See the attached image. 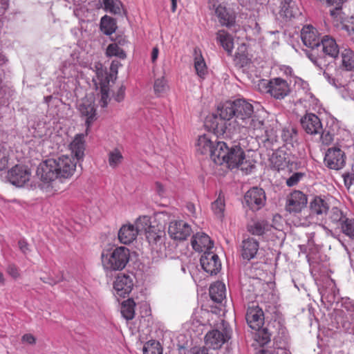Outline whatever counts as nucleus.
<instances>
[{
    "label": "nucleus",
    "instance_id": "obj_62",
    "mask_svg": "<svg viewBox=\"0 0 354 354\" xmlns=\"http://www.w3.org/2000/svg\"><path fill=\"white\" fill-rule=\"evenodd\" d=\"M336 5V7L334 9H332L330 10V14L333 17H337L340 12H341V8L339 6V3H335Z\"/></svg>",
    "mask_w": 354,
    "mask_h": 354
},
{
    "label": "nucleus",
    "instance_id": "obj_14",
    "mask_svg": "<svg viewBox=\"0 0 354 354\" xmlns=\"http://www.w3.org/2000/svg\"><path fill=\"white\" fill-rule=\"evenodd\" d=\"M267 92L276 99H283L290 93L287 82L281 78L271 80L266 87Z\"/></svg>",
    "mask_w": 354,
    "mask_h": 354
},
{
    "label": "nucleus",
    "instance_id": "obj_54",
    "mask_svg": "<svg viewBox=\"0 0 354 354\" xmlns=\"http://www.w3.org/2000/svg\"><path fill=\"white\" fill-rule=\"evenodd\" d=\"M125 89L126 88L124 85H121L119 87L117 92L113 95L115 101L120 102L124 100L125 95Z\"/></svg>",
    "mask_w": 354,
    "mask_h": 354
},
{
    "label": "nucleus",
    "instance_id": "obj_50",
    "mask_svg": "<svg viewBox=\"0 0 354 354\" xmlns=\"http://www.w3.org/2000/svg\"><path fill=\"white\" fill-rule=\"evenodd\" d=\"M320 135V140L322 142V144L325 145H330L333 140V134L331 133L328 131L323 130L322 132H321Z\"/></svg>",
    "mask_w": 354,
    "mask_h": 354
},
{
    "label": "nucleus",
    "instance_id": "obj_25",
    "mask_svg": "<svg viewBox=\"0 0 354 354\" xmlns=\"http://www.w3.org/2000/svg\"><path fill=\"white\" fill-rule=\"evenodd\" d=\"M138 235L133 225H123L118 232V239L120 243L127 245L136 240Z\"/></svg>",
    "mask_w": 354,
    "mask_h": 354
},
{
    "label": "nucleus",
    "instance_id": "obj_19",
    "mask_svg": "<svg viewBox=\"0 0 354 354\" xmlns=\"http://www.w3.org/2000/svg\"><path fill=\"white\" fill-rule=\"evenodd\" d=\"M301 39L304 44L312 49L320 47L321 40L318 37L317 30L311 25L303 27L301 31Z\"/></svg>",
    "mask_w": 354,
    "mask_h": 354
},
{
    "label": "nucleus",
    "instance_id": "obj_37",
    "mask_svg": "<svg viewBox=\"0 0 354 354\" xmlns=\"http://www.w3.org/2000/svg\"><path fill=\"white\" fill-rule=\"evenodd\" d=\"M117 28L115 21L108 16H104L100 21V29L106 35H111Z\"/></svg>",
    "mask_w": 354,
    "mask_h": 354
},
{
    "label": "nucleus",
    "instance_id": "obj_48",
    "mask_svg": "<svg viewBox=\"0 0 354 354\" xmlns=\"http://www.w3.org/2000/svg\"><path fill=\"white\" fill-rule=\"evenodd\" d=\"M109 87L108 85L103 84L101 86L100 88V99L99 101L100 105L104 108L108 105V103L110 100L109 96Z\"/></svg>",
    "mask_w": 354,
    "mask_h": 354
},
{
    "label": "nucleus",
    "instance_id": "obj_15",
    "mask_svg": "<svg viewBox=\"0 0 354 354\" xmlns=\"http://www.w3.org/2000/svg\"><path fill=\"white\" fill-rule=\"evenodd\" d=\"M219 141L212 140L207 135L198 137L196 144V151L201 155L209 156L214 162V156L216 155V148Z\"/></svg>",
    "mask_w": 354,
    "mask_h": 354
},
{
    "label": "nucleus",
    "instance_id": "obj_18",
    "mask_svg": "<svg viewBox=\"0 0 354 354\" xmlns=\"http://www.w3.org/2000/svg\"><path fill=\"white\" fill-rule=\"evenodd\" d=\"M300 122L303 129L310 135H317L322 132V124L320 119L314 113H306Z\"/></svg>",
    "mask_w": 354,
    "mask_h": 354
},
{
    "label": "nucleus",
    "instance_id": "obj_26",
    "mask_svg": "<svg viewBox=\"0 0 354 354\" xmlns=\"http://www.w3.org/2000/svg\"><path fill=\"white\" fill-rule=\"evenodd\" d=\"M216 15L221 26L230 28L235 24V16L227 10L226 8L218 5L216 8Z\"/></svg>",
    "mask_w": 354,
    "mask_h": 354
},
{
    "label": "nucleus",
    "instance_id": "obj_11",
    "mask_svg": "<svg viewBox=\"0 0 354 354\" xmlns=\"http://www.w3.org/2000/svg\"><path fill=\"white\" fill-rule=\"evenodd\" d=\"M30 171L24 165H17L8 171L7 178L8 181L17 187H22L29 181Z\"/></svg>",
    "mask_w": 354,
    "mask_h": 354
},
{
    "label": "nucleus",
    "instance_id": "obj_31",
    "mask_svg": "<svg viewBox=\"0 0 354 354\" xmlns=\"http://www.w3.org/2000/svg\"><path fill=\"white\" fill-rule=\"evenodd\" d=\"M216 40L221 44L228 55H231L234 48V39L230 34L224 30H218L216 33Z\"/></svg>",
    "mask_w": 354,
    "mask_h": 354
},
{
    "label": "nucleus",
    "instance_id": "obj_44",
    "mask_svg": "<svg viewBox=\"0 0 354 354\" xmlns=\"http://www.w3.org/2000/svg\"><path fill=\"white\" fill-rule=\"evenodd\" d=\"M122 153L117 149L110 151L109 153V163L113 168L117 167L122 162Z\"/></svg>",
    "mask_w": 354,
    "mask_h": 354
},
{
    "label": "nucleus",
    "instance_id": "obj_9",
    "mask_svg": "<svg viewBox=\"0 0 354 354\" xmlns=\"http://www.w3.org/2000/svg\"><path fill=\"white\" fill-rule=\"evenodd\" d=\"M324 162L328 169L340 170L346 164L345 153L338 147L329 148L326 152Z\"/></svg>",
    "mask_w": 354,
    "mask_h": 354
},
{
    "label": "nucleus",
    "instance_id": "obj_42",
    "mask_svg": "<svg viewBox=\"0 0 354 354\" xmlns=\"http://www.w3.org/2000/svg\"><path fill=\"white\" fill-rule=\"evenodd\" d=\"M339 230L350 239H354V218L348 217Z\"/></svg>",
    "mask_w": 354,
    "mask_h": 354
},
{
    "label": "nucleus",
    "instance_id": "obj_49",
    "mask_svg": "<svg viewBox=\"0 0 354 354\" xmlns=\"http://www.w3.org/2000/svg\"><path fill=\"white\" fill-rule=\"evenodd\" d=\"M259 341L261 344H266L270 341V333L267 328L257 330Z\"/></svg>",
    "mask_w": 354,
    "mask_h": 354
},
{
    "label": "nucleus",
    "instance_id": "obj_29",
    "mask_svg": "<svg viewBox=\"0 0 354 354\" xmlns=\"http://www.w3.org/2000/svg\"><path fill=\"white\" fill-rule=\"evenodd\" d=\"M209 296L214 302L221 303L226 296L225 284L221 281H216L212 284L209 288Z\"/></svg>",
    "mask_w": 354,
    "mask_h": 354
},
{
    "label": "nucleus",
    "instance_id": "obj_58",
    "mask_svg": "<svg viewBox=\"0 0 354 354\" xmlns=\"http://www.w3.org/2000/svg\"><path fill=\"white\" fill-rule=\"evenodd\" d=\"M18 245H19L20 250L24 254H26L28 252L30 251L29 245H28V243L24 239L19 240L18 241Z\"/></svg>",
    "mask_w": 354,
    "mask_h": 354
},
{
    "label": "nucleus",
    "instance_id": "obj_60",
    "mask_svg": "<svg viewBox=\"0 0 354 354\" xmlns=\"http://www.w3.org/2000/svg\"><path fill=\"white\" fill-rule=\"evenodd\" d=\"M22 342H26L29 344H35L36 342L35 337L31 334H25L22 336Z\"/></svg>",
    "mask_w": 354,
    "mask_h": 354
},
{
    "label": "nucleus",
    "instance_id": "obj_55",
    "mask_svg": "<svg viewBox=\"0 0 354 354\" xmlns=\"http://www.w3.org/2000/svg\"><path fill=\"white\" fill-rule=\"evenodd\" d=\"M235 61L243 67L249 62V59L243 54L236 53Z\"/></svg>",
    "mask_w": 354,
    "mask_h": 354
},
{
    "label": "nucleus",
    "instance_id": "obj_61",
    "mask_svg": "<svg viewBox=\"0 0 354 354\" xmlns=\"http://www.w3.org/2000/svg\"><path fill=\"white\" fill-rule=\"evenodd\" d=\"M191 354H209L206 347H194L191 349Z\"/></svg>",
    "mask_w": 354,
    "mask_h": 354
},
{
    "label": "nucleus",
    "instance_id": "obj_2",
    "mask_svg": "<svg viewBox=\"0 0 354 354\" xmlns=\"http://www.w3.org/2000/svg\"><path fill=\"white\" fill-rule=\"evenodd\" d=\"M77 161L68 156L49 158L41 162L37 169V175L42 181L50 182L57 178L71 177L76 169Z\"/></svg>",
    "mask_w": 354,
    "mask_h": 354
},
{
    "label": "nucleus",
    "instance_id": "obj_56",
    "mask_svg": "<svg viewBox=\"0 0 354 354\" xmlns=\"http://www.w3.org/2000/svg\"><path fill=\"white\" fill-rule=\"evenodd\" d=\"M7 272L14 279H17L19 276V273L17 267L14 265H9L7 268Z\"/></svg>",
    "mask_w": 354,
    "mask_h": 354
},
{
    "label": "nucleus",
    "instance_id": "obj_28",
    "mask_svg": "<svg viewBox=\"0 0 354 354\" xmlns=\"http://www.w3.org/2000/svg\"><path fill=\"white\" fill-rule=\"evenodd\" d=\"M84 135L77 134L70 144L71 153L75 157L76 160H80L84 155Z\"/></svg>",
    "mask_w": 354,
    "mask_h": 354
},
{
    "label": "nucleus",
    "instance_id": "obj_34",
    "mask_svg": "<svg viewBox=\"0 0 354 354\" xmlns=\"http://www.w3.org/2000/svg\"><path fill=\"white\" fill-rule=\"evenodd\" d=\"M194 68L197 75L204 77L207 73V66L201 50L197 48H194Z\"/></svg>",
    "mask_w": 354,
    "mask_h": 354
},
{
    "label": "nucleus",
    "instance_id": "obj_39",
    "mask_svg": "<svg viewBox=\"0 0 354 354\" xmlns=\"http://www.w3.org/2000/svg\"><path fill=\"white\" fill-rule=\"evenodd\" d=\"M133 225L138 234L142 232L147 233V231H148L149 228L152 227L151 226L150 218L147 216H140L138 218Z\"/></svg>",
    "mask_w": 354,
    "mask_h": 354
},
{
    "label": "nucleus",
    "instance_id": "obj_23",
    "mask_svg": "<svg viewBox=\"0 0 354 354\" xmlns=\"http://www.w3.org/2000/svg\"><path fill=\"white\" fill-rule=\"evenodd\" d=\"M191 243L193 249L198 252H203L204 250L209 251L213 247V242L209 236L204 232H198L194 234Z\"/></svg>",
    "mask_w": 354,
    "mask_h": 354
},
{
    "label": "nucleus",
    "instance_id": "obj_10",
    "mask_svg": "<svg viewBox=\"0 0 354 354\" xmlns=\"http://www.w3.org/2000/svg\"><path fill=\"white\" fill-rule=\"evenodd\" d=\"M192 232L190 225L183 221H173L169 223L168 233L176 241H185Z\"/></svg>",
    "mask_w": 354,
    "mask_h": 354
},
{
    "label": "nucleus",
    "instance_id": "obj_1",
    "mask_svg": "<svg viewBox=\"0 0 354 354\" xmlns=\"http://www.w3.org/2000/svg\"><path fill=\"white\" fill-rule=\"evenodd\" d=\"M320 47L324 55L313 60V62L324 71V75L330 84L335 88L344 86V82L337 77L340 71L336 68L335 62L339 53L336 41L329 36H324L321 39Z\"/></svg>",
    "mask_w": 354,
    "mask_h": 354
},
{
    "label": "nucleus",
    "instance_id": "obj_52",
    "mask_svg": "<svg viewBox=\"0 0 354 354\" xmlns=\"http://www.w3.org/2000/svg\"><path fill=\"white\" fill-rule=\"evenodd\" d=\"M303 176L304 174L302 173H294L290 178L286 180L287 185L289 187L295 185L303 177Z\"/></svg>",
    "mask_w": 354,
    "mask_h": 354
},
{
    "label": "nucleus",
    "instance_id": "obj_40",
    "mask_svg": "<svg viewBox=\"0 0 354 354\" xmlns=\"http://www.w3.org/2000/svg\"><path fill=\"white\" fill-rule=\"evenodd\" d=\"M143 354H162V348L160 343L155 340H151L144 345Z\"/></svg>",
    "mask_w": 354,
    "mask_h": 354
},
{
    "label": "nucleus",
    "instance_id": "obj_57",
    "mask_svg": "<svg viewBox=\"0 0 354 354\" xmlns=\"http://www.w3.org/2000/svg\"><path fill=\"white\" fill-rule=\"evenodd\" d=\"M344 184L346 187H349L354 183V175L348 173L343 174Z\"/></svg>",
    "mask_w": 354,
    "mask_h": 354
},
{
    "label": "nucleus",
    "instance_id": "obj_36",
    "mask_svg": "<svg viewBox=\"0 0 354 354\" xmlns=\"http://www.w3.org/2000/svg\"><path fill=\"white\" fill-rule=\"evenodd\" d=\"M136 303L131 299L124 301L121 304V314L127 320H131L135 315Z\"/></svg>",
    "mask_w": 354,
    "mask_h": 354
},
{
    "label": "nucleus",
    "instance_id": "obj_27",
    "mask_svg": "<svg viewBox=\"0 0 354 354\" xmlns=\"http://www.w3.org/2000/svg\"><path fill=\"white\" fill-rule=\"evenodd\" d=\"M79 111L82 116L86 118L87 129L96 119L94 105L88 100L83 101L79 106Z\"/></svg>",
    "mask_w": 354,
    "mask_h": 354
},
{
    "label": "nucleus",
    "instance_id": "obj_21",
    "mask_svg": "<svg viewBox=\"0 0 354 354\" xmlns=\"http://www.w3.org/2000/svg\"><path fill=\"white\" fill-rule=\"evenodd\" d=\"M279 15L285 19L296 18L301 15V12L296 3L292 0H281Z\"/></svg>",
    "mask_w": 354,
    "mask_h": 354
},
{
    "label": "nucleus",
    "instance_id": "obj_6",
    "mask_svg": "<svg viewBox=\"0 0 354 354\" xmlns=\"http://www.w3.org/2000/svg\"><path fill=\"white\" fill-rule=\"evenodd\" d=\"M224 105L225 115L228 113L236 128L248 124V120L254 113L253 106L243 99L228 101Z\"/></svg>",
    "mask_w": 354,
    "mask_h": 354
},
{
    "label": "nucleus",
    "instance_id": "obj_4",
    "mask_svg": "<svg viewBox=\"0 0 354 354\" xmlns=\"http://www.w3.org/2000/svg\"><path fill=\"white\" fill-rule=\"evenodd\" d=\"M225 106L224 104L218 109V114L212 115L205 120V124L207 128L212 131L215 135L230 136L237 133V128L228 113L225 115Z\"/></svg>",
    "mask_w": 354,
    "mask_h": 354
},
{
    "label": "nucleus",
    "instance_id": "obj_59",
    "mask_svg": "<svg viewBox=\"0 0 354 354\" xmlns=\"http://www.w3.org/2000/svg\"><path fill=\"white\" fill-rule=\"evenodd\" d=\"M297 134L296 131L294 129H291V132L289 130H283V137L288 141V140H292Z\"/></svg>",
    "mask_w": 354,
    "mask_h": 354
},
{
    "label": "nucleus",
    "instance_id": "obj_46",
    "mask_svg": "<svg viewBox=\"0 0 354 354\" xmlns=\"http://www.w3.org/2000/svg\"><path fill=\"white\" fill-rule=\"evenodd\" d=\"M10 151L4 146L0 145V171L7 168Z\"/></svg>",
    "mask_w": 354,
    "mask_h": 354
},
{
    "label": "nucleus",
    "instance_id": "obj_53",
    "mask_svg": "<svg viewBox=\"0 0 354 354\" xmlns=\"http://www.w3.org/2000/svg\"><path fill=\"white\" fill-rule=\"evenodd\" d=\"M40 279L44 283L53 286L60 281H62L64 278L63 273L61 272L60 277H57L55 279H53L50 277H41Z\"/></svg>",
    "mask_w": 354,
    "mask_h": 354
},
{
    "label": "nucleus",
    "instance_id": "obj_7",
    "mask_svg": "<svg viewBox=\"0 0 354 354\" xmlns=\"http://www.w3.org/2000/svg\"><path fill=\"white\" fill-rule=\"evenodd\" d=\"M232 328L229 324L221 320L216 328L209 331L205 336L207 346L213 349L220 348L232 337Z\"/></svg>",
    "mask_w": 354,
    "mask_h": 354
},
{
    "label": "nucleus",
    "instance_id": "obj_63",
    "mask_svg": "<svg viewBox=\"0 0 354 354\" xmlns=\"http://www.w3.org/2000/svg\"><path fill=\"white\" fill-rule=\"evenodd\" d=\"M155 187H156V192L160 196H163V194L165 193V187L163 186V185H162L159 182H156L155 183Z\"/></svg>",
    "mask_w": 354,
    "mask_h": 354
},
{
    "label": "nucleus",
    "instance_id": "obj_20",
    "mask_svg": "<svg viewBox=\"0 0 354 354\" xmlns=\"http://www.w3.org/2000/svg\"><path fill=\"white\" fill-rule=\"evenodd\" d=\"M348 218V212L346 209L333 207L327 213L326 223L329 226L339 229Z\"/></svg>",
    "mask_w": 354,
    "mask_h": 354
},
{
    "label": "nucleus",
    "instance_id": "obj_22",
    "mask_svg": "<svg viewBox=\"0 0 354 354\" xmlns=\"http://www.w3.org/2000/svg\"><path fill=\"white\" fill-rule=\"evenodd\" d=\"M133 287V279L129 275L126 274L118 276L113 284L116 294L123 297L128 295L131 292Z\"/></svg>",
    "mask_w": 354,
    "mask_h": 354
},
{
    "label": "nucleus",
    "instance_id": "obj_30",
    "mask_svg": "<svg viewBox=\"0 0 354 354\" xmlns=\"http://www.w3.org/2000/svg\"><path fill=\"white\" fill-rule=\"evenodd\" d=\"M270 160L277 170L284 169L290 162L289 156L283 150H277L274 152Z\"/></svg>",
    "mask_w": 354,
    "mask_h": 354
},
{
    "label": "nucleus",
    "instance_id": "obj_45",
    "mask_svg": "<svg viewBox=\"0 0 354 354\" xmlns=\"http://www.w3.org/2000/svg\"><path fill=\"white\" fill-rule=\"evenodd\" d=\"M168 88L167 81L162 77L155 80L153 90L157 96H161Z\"/></svg>",
    "mask_w": 354,
    "mask_h": 354
},
{
    "label": "nucleus",
    "instance_id": "obj_64",
    "mask_svg": "<svg viewBox=\"0 0 354 354\" xmlns=\"http://www.w3.org/2000/svg\"><path fill=\"white\" fill-rule=\"evenodd\" d=\"M120 65V62L116 60H113L111 62L110 69L113 73H118V68L119 66Z\"/></svg>",
    "mask_w": 354,
    "mask_h": 354
},
{
    "label": "nucleus",
    "instance_id": "obj_8",
    "mask_svg": "<svg viewBox=\"0 0 354 354\" xmlns=\"http://www.w3.org/2000/svg\"><path fill=\"white\" fill-rule=\"evenodd\" d=\"M264 122L263 120H259L255 116H251L248 120V124L245 126H241L237 128V133L243 132V133H248L256 137L262 136L263 131L266 133V138L265 141L272 142L274 138L270 134L268 130L264 129Z\"/></svg>",
    "mask_w": 354,
    "mask_h": 354
},
{
    "label": "nucleus",
    "instance_id": "obj_24",
    "mask_svg": "<svg viewBox=\"0 0 354 354\" xmlns=\"http://www.w3.org/2000/svg\"><path fill=\"white\" fill-rule=\"evenodd\" d=\"M259 248V242L253 238H248L242 242L241 256L250 261L254 258Z\"/></svg>",
    "mask_w": 354,
    "mask_h": 354
},
{
    "label": "nucleus",
    "instance_id": "obj_33",
    "mask_svg": "<svg viewBox=\"0 0 354 354\" xmlns=\"http://www.w3.org/2000/svg\"><path fill=\"white\" fill-rule=\"evenodd\" d=\"M310 209L312 214L322 215L329 209L328 203L319 196H316L310 203Z\"/></svg>",
    "mask_w": 354,
    "mask_h": 354
},
{
    "label": "nucleus",
    "instance_id": "obj_51",
    "mask_svg": "<svg viewBox=\"0 0 354 354\" xmlns=\"http://www.w3.org/2000/svg\"><path fill=\"white\" fill-rule=\"evenodd\" d=\"M257 354H291L290 352L283 348H277L271 350L262 349L259 351Z\"/></svg>",
    "mask_w": 354,
    "mask_h": 354
},
{
    "label": "nucleus",
    "instance_id": "obj_12",
    "mask_svg": "<svg viewBox=\"0 0 354 354\" xmlns=\"http://www.w3.org/2000/svg\"><path fill=\"white\" fill-rule=\"evenodd\" d=\"M266 201L264 191L258 187H253L248 190L244 196V201L250 209L253 211L261 208Z\"/></svg>",
    "mask_w": 354,
    "mask_h": 354
},
{
    "label": "nucleus",
    "instance_id": "obj_41",
    "mask_svg": "<svg viewBox=\"0 0 354 354\" xmlns=\"http://www.w3.org/2000/svg\"><path fill=\"white\" fill-rule=\"evenodd\" d=\"M106 55L107 57H117L120 59H125L126 53L118 45L115 43L109 44L106 50Z\"/></svg>",
    "mask_w": 354,
    "mask_h": 354
},
{
    "label": "nucleus",
    "instance_id": "obj_16",
    "mask_svg": "<svg viewBox=\"0 0 354 354\" xmlns=\"http://www.w3.org/2000/svg\"><path fill=\"white\" fill-rule=\"evenodd\" d=\"M245 319L252 329L259 330L264 323V314L262 309L253 303L248 308Z\"/></svg>",
    "mask_w": 354,
    "mask_h": 354
},
{
    "label": "nucleus",
    "instance_id": "obj_13",
    "mask_svg": "<svg viewBox=\"0 0 354 354\" xmlns=\"http://www.w3.org/2000/svg\"><path fill=\"white\" fill-rule=\"evenodd\" d=\"M307 203L306 195L301 191L295 190L288 196L286 209L289 212H299L306 206Z\"/></svg>",
    "mask_w": 354,
    "mask_h": 354
},
{
    "label": "nucleus",
    "instance_id": "obj_47",
    "mask_svg": "<svg viewBox=\"0 0 354 354\" xmlns=\"http://www.w3.org/2000/svg\"><path fill=\"white\" fill-rule=\"evenodd\" d=\"M212 209L214 214L220 218L223 216L225 209L224 201L220 197L212 204Z\"/></svg>",
    "mask_w": 354,
    "mask_h": 354
},
{
    "label": "nucleus",
    "instance_id": "obj_43",
    "mask_svg": "<svg viewBox=\"0 0 354 354\" xmlns=\"http://www.w3.org/2000/svg\"><path fill=\"white\" fill-rule=\"evenodd\" d=\"M106 11L113 14H120L122 8V3L119 0H103Z\"/></svg>",
    "mask_w": 354,
    "mask_h": 354
},
{
    "label": "nucleus",
    "instance_id": "obj_38",
    "mask_svg": "<svg viewBox=\"0 0 354 354\" xmlns=\"http://www.w3.org/2000/svg\"><path fill=\"white\" fill-rule=\"evenodd\" d=\"M342 65L348 71L354 70V51L346 48L342 52Z\"/></svg>",
    "mask_w": 354,
    "mask_h": 354
},
{
    "label": "nucleus",
    "instance_id": "obj_3",
    "mask_svg": "<svg viewBox=\"0 0 354 354\" xmlns=\"http://www.w3.org/2000/svg\"><path fill=\"white\" fill-rule=\"evenodd\" d=\"M214 156V162L216 165L225 164L229 169L239 168L248 173L252 171L254 165L246 161L245 153L239 145L229 147L225 142H218Z\"/></svg>",
    "mask_w": 354,
    "mask_h": 354
},
{
    "label": "nucleus",
    "instance_id": "obj_35",
    "mask_svg": "<svg viewBox=\"0 0 354 354\" xmlns=\"http://www.w3.org/2000/svg\"><path fill=\"white\" fill-rule=\"evenodd\" d=\"M271 225L264 220L254 222L248 225V231L257 236L263 234L266 232L269 231Z\"/></svg>",
    "mask_w": 354,
    "mask_h": 354
},
{
    "label": "nucleus",
    "instance_id": "obj_32",
    "mask_svg": "<svg viewBox=\"0 0 354 354\" xmlns=\"http://www.w3.org/2000/svg\"><path fill=\"white\" fill-rule=\"evenodd\" d=\"M146 237L151 245H161L165 242V232L152 227L147 231Z\"/></svg>",
    "mask_w": 354,
    "mask_h": 354
},
{
    "label": "nucleus",
    "instance_id": "obj_5",
    "mask_svg": "<svg viewBox=\"0 0 354 354\" xmlns=\"http://www.w3.org/2000/svg\"><path fill=\"white\" fill-rule=\"evenodd\" d=\"M130 251L124 246L107 250L101 254L102 264L106 272L122 270L128 263Z\"/></svg>",
    "mask_w": 354,
    "mask_h": 354
},
{
    "label": "nucleus",
    "instance_id": "obj_17",
    "mask_svg": "<svg viewBox=\"0 0 354 354\" xmlns=\"http://www.w3.org/2000/svg\"><path fill=\"white\" fill-rule=\"evenodd\" d=\"M200 262L203 269L210 274H216L221 268L218 255L210 251H205Z\"/></svg>",
    "mask_w": 354,
    "mask_h": 354
}]
</instances>
